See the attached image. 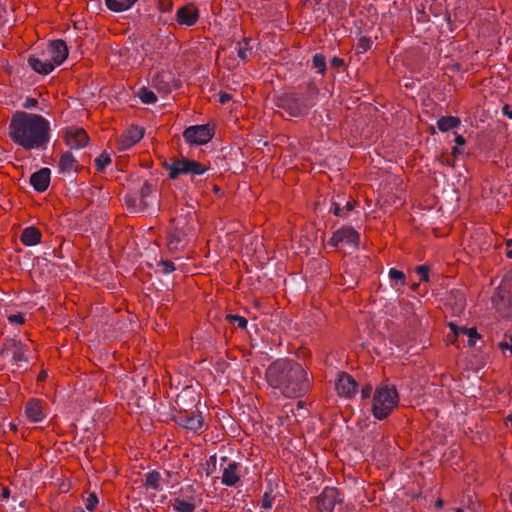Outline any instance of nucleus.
I'll return each mask as SVG.
<instances>
[{"instance_id":"7ed1b4c3","label":"nucleus","mask_w":512,"mask_h":512,"mask_svg":"<svg viewBox=\"0 0 512 512\" xmlns=\"http://www.w3.org/2000/svg\"><path fill=\"white\" fill-rule=\"evenodd\" d=\"M318 93L316 84L310 81L306 86V95L294 91L283 92L275 98V105L291 117H303L314 105L312 100Z\"/></svg>"},{"instance_id":"ea45409f","label":"nucleus","mask_w":512,"mask_h":512,"mask_svg":"<svg viewBox=\"0 0 512 512\" xmlns=\"http://www.w3.org/2000/svg\"><path fill=\"white\" fill-rule=\"evenodd\" d=\"M10 323L22 325L25 323V315L23 313L11 314L7 317Z\"/></svg>"},{"instance_id":"2f4dec72","label":"nucleus","mask_w":512,"mask_h":512,"mask_svg":"<svg viewBox=\"0 0 512 512\" xmlns=\"http://www.w3.org/2000/svg\"><path fill=\"white\" fill-rule=\"evenodd\" d=\"M389 278L392 281H395V287H403L405 285V274L396 268H391L389 270Z\"/></svg>"},{"instance_id":"393cba45","label":"nucleus","mask_w":512,"mask_h":512,"mask_svg":"<svg viewBox=\"0 0 512 512\" xmlns=\"http://www.w3.org/2000/svg\"><path fill=\"white\" fill-rule=\"evenodd\" d=\"M107 8L113 12L129 10L138 0H104Z\"/></svg>"},{"instance_id":"680f3d73","label":"nucleus","mask_w":512,"mask_h":512,"mask_svg":"<svg viewBox=\"0 0 512 512\" xmlns=\"http://www.w3.org/2000/svg\"><path fill=\"white\" fill-rule=\"evenodd\" d=\"M509 500H510V503H511V506H512V492L509 495Z\"/></svg>"},{"instance_id":"de8ad7c7","label":"nucleus","mask_w":512,"mask_h":512,"mask_svg":"<svg viewBox=\"0 0 512 512\" xmlns=\"http://www.w3.org/2000/svg\"><path fill=\"white\" fill-rule=\"evenodd\" d=\"M231 98H232L231 95L226 92H221L219 94V102L221 104H225V103L229 102L231 100Z\"/></svg>"},{"instance_id":"4be33fe9","label":"nucleus","mask_w":512,"mask_h":512,"mask_svg":"<svg viewBox=\"0 0 512 512\" xmlns=\"http://www.w3.org/2000/svg\"><path fill=\"white\" fill-rule=\"evenodd\" d=\"M59 172L60 173H71L76 171L78 167V161L70 152H65L59 159Z\"/></svg>"},{"instance_id":"79ce46f5","label":"nucleus","mask_w":512,"mask_h":512,"mask_svg":"<svg viewBox=\"0 0 512 512\" xmlns=\"http://www.w3.org/2000/svg\"><path fill=\"white\" fill-rule=\"evenodd\" d=\"M330 211L337 217H344L346 213L340 207V204L337 202H333Z\"/></svg>"},{"instance_id":"6ab92c4d","label":"nucleus","mask_w":512,"mask_h":512,"mask_svg":"<svg viewBox=\"0 0 512 512\" xmlns=\"http://www.w3.org/2000/svg\"><path fill=\"white\" fill-rule=\"evenodd\" d=\"M28 64L35 72L43 75H47L55 69L49 58L40 59L34 55L28 58Z\"/></svg>"},{"instance_id":"8fccbe9b","label":"nucleus","mask_w":512,"mask_h":512,"mask_svg":"<svg viewBox=\"0 0 512 512\" xmlns=\"http://www.w3.org/2000/svg\"><path fill=\"white\" fill-rule=\"evenodd\" d=\"M499 348H500L501 350L509 349V350H511V352H512V336L510 337V343L500 342V343H499Z\"/></svg>"},{"instance_id":"e433bc0d","label":"nucleus","mask_w":512,"mask_h":512,"mask_svg":"<svg viewBox=\"0 0 512 512\" xmlns=\"http://www.w3.org/2000/svg\"><path fill=\"white\" fill-rule=\"evenodd\" d=\"M216 464H217V456H216V454H213L208 458V460L206 462V465H207L206 476H210L214 473V471L216 470Z\"/></svg>"},{"instance_id":"58836bf2","label":"nucleus","mask_w":512,"mask_h":512,"mask_svg":"<svg viewBox=\"0 0 512 512\" xmlns=\"http://www.w3.org/2000/svg\"><path fill=\"white\" fill-rule=\"evenodd\" d=\"M158 265L162 267V272L164 274H169L175 271V265L171 260H162Z\"/></svg>"},{"instance_id":"864d4df0","label":"nucleus","mask_w":512,"mask_h":512,"mask_svg":"<svg viewBox=\"0 0 512 512\" xmlns=\"http://www.w3.org/2000/svg\"><path fill=\"white\" fill-rule=\"evenodd\" d=\"M443 505H444V501H443L441 498H438V499L436 500V502H435V507H436V508H438V509H440V508H442V507H443Z\"/></svg>"},{"instance_id":"c85d7f7f","label":"nucleus","mask_w":512,"mask_h":512,"mask_svg":"<svg viewBox=\"0 0 512 512\" xmlns=\"http://www.w3.org/2000/svg\"><path fill=\"white\" fill-rule=\"evenodd\" d=\"M137 96L139 97L141 102L144 104H154L157 102L156 94L152 90H149L146 87L140 88L137 93Z\"/></svg>"},{"instance_id":"f3484780","label":"nucleus","mask_w":512,"mask_h":512,"mask_svg":"<svg viewBox=\"0 0 512 512\" xmlns=\"http://www.w3.org/2000/svg\"><path fill=\"white\" fill-rule=\"evenodd\" d=\"M178 422L184 428L196 433L202 429L204 419L201 413L199 412H185L183 415L179 416Z\"/></svg>"},{"instance_id":"13d9d810","label":"nucleus","mask_w":512,"mask_h":512,"mask_svg":"<svg viewBox=\"0 0 512 512\" xmlns=\"http://www.w3.org/2000/svg\"><path fill=\"white\" fill-rule=\"evenodd\" d=\"M506 256H507L509 259H512V250H507V252H506Z\"/></svg>"},{"instance_id":"20e7f679","label":"nucleus","mask_w":512,"mask_h":512,"mask_svg":"<svg viewBox=\"0 0 512 512\" xmlns=\"http://www.w3.org/2000/svg\"><path fill=\"white\" fill-rule=\"evenodd\" d=\"M399 394L394 384L381 382L374 390L371 412L375 419L384 420L398 407Z\"/></svg>"},{"instance_id":"4c0bfd02","label":"nucleus","mask_w":512,"mask_h":512,"mask_svg":"<svg viewBox=\"0 0 512 512\" xmlns=\"http://www.w3.org/2000/svg\"><path fill=\"white\" fill-rule=\"evenodd\" d=\"M273 500L274 497L272 494L270 492H265L261 500V507L263 509H271L273 506Z\"/></svg>"},{"instance_id":"72a5a7b5","label":"nucleus","mask_w":512,"mask_h":512,"mask_svg":"<svg viewBox=\"0 0 512 512\" xmlns=\"http://www.w3.org/2000/svg\"><path fill=\"white\" fill-rule=\"evenodd\" d=\"M372 44H373V42L369 37L362 36L358 40L357 50L359 52H366L371 49Z\"/></svg>"},{"instance_id":"5fc2aeb1","label":"nucleus","mask_w":512,"mask_h":512,"mask_svg":"<svg viewBox=\"0 0 512 512\" xmlns=\"http://www.w3.org/2000/svg\"><path fill=\"white\" fill-rule=\"evenodd\" d=\"M458 154H460V151H459L458 147H453L452 148V155L454 157H457Z\"/></svg>"},{"instance_id":"412c9836","label":"nucleus","mask_w":512,"mask_h":512,"mask_svg":"<svg viewBox=\"0 0 512 512\" xmlns=\"http://www.w3.org/2000/svg\"><path fill=\"white\" fill-rule=\"evenodd\" d=\"M449 328L451 329L454 337H457L459 334H466L469 337L468 345L470 347H473L476 343V339L480 337V335L477 332V329L475 327L472 328H466V327H458L453 322H450L448 324Z\"/></svg>"},{"instance_id":"f03ea898","label":"nucleus","mask_w":512,"mask_h":512,"mask_svg":"<svg viewBox=\"0 0 512 512\" xmlns=\"http://www.w3.org/2000/svg\"><path fill=\"white\" fill-rule=\"evenodd\" d=\"M50 123L40 114L16 111L9 123V137L18 146L30 151L45 149L50 141Z\"/></svg>"},{"instance_id":"dca6fc26","label":"nucleus","mask_w":512,"mask_h":512,"mask_svg":"<svg viewBox=\"0 0 512 512\" xmlns=\"http://www.w3.org/2000/svg\"><path fill=\"white\" fill-rule=\"evenodd\" d=\"M199 19V9L193 4L182 6L176 13V21L180 25L193 26Z\"/></svg>"},{"instance_id":"7c9ffc66","label":"nucleus","mask_w":512,"mask_h":512,"mask_svg":"<svg viewBox=\"0 0 512 512\" xmlns=\"http://www.w3.org/2000/svg\"><path fill=\"white\" fill-rule=\"evenodd\" d=\"M313 67L317 70L318 73L324 75L326 72V58L321 53H316L313 56L312 60Z\"/></svg>"},{"instance_id":"bb28decb","label":"nucleus","mask_w":512,"mask_h":512,"mask_svg":"<svg viewBox=\"0 0 512 512\" xmlns=\"http://www.w3.org/2000/svg\"><path fill=\"white\" fill-rule=\"evenodd\" d=\"M152 85L159 92H162L164 94H168L171 91V87H170L169 83L165 80L164 73H157L152 78Z\"/></svg>"},{"instance_id":"473e14b6","label":"nucleus","mask_w":512,"mask_h":512,"mask_svg":"<svg viewBox=\"0 0 512 512\" xmlns=\"http://www.w3.org/2000/svg\"><path fill=\"white\" fill-rule=\"evenodd\" d=\"M226 319L231 323H236L237 327L241 329H245L248 324L247 319L240 315L229 314L227 315Z\"/></svg>"},{"instance_id":"f704fd0d","label":"nucleus","mask_w":512,"mask_h":512,"mask_svg":"<svg viewBox=\"0 0 512 512\" xmlns=\"http://www.w3.org/2000/svg\"><path fill=\"white\" fill-rule=\"evenodd\" d=\"M98 503L99 500L97 495L95 493H90L88 497L85 499V508L88 511L93 512L96 509Z\"/></svg>"},{"instance_id":"ddd939ff","label":"nucleus","mask_w":512,"mask_h":512,"mask_svg":"<svg viewBox=\"0 0 512 512\" xmlns=\"http://www.w3.org/2000/svg\"><path fill=\"white\" fill-rule=\"evenodd\" d=\"M49 60L55 67L61 65L68 57V47L61 39L50 41L47 46Z\"/></svg>"},{"instance_id":"6e6d98bb","label":"nucleus","mask_w":512,"mask_h":512,"mask_svg":"<svg viewBox=\"0 0 512 512\" xmlns=\"http://www.w3.org/2000/svg\"><path fill=\"white\" fill-rule=\"evenodd\" d=\"M14 359L17 360V361H20V360H23V357H22L21 354L15 353L14 354Z\"/></svg>"},{"instance_id":"4468645a","label":"nucleus","mask_w":512,"mask_h":512,"mask_svg":"<svg viewBox=\"0 0 512 512\" xmlns=\"http://www.w3.org/2000/svg\"><path fill=\"white\" fill-rule=\"evenodd\" d=\"M335 389L339 396L352 398L357 392L358 384L351 375L343 372L338 376Z\"/></svg>"},{"instance_id":"bf43d9fd","label":"nucleus","mask_w":512,"mask_h":512,"mask_svg":"<svg viewBox=\"0 0 512 512\" xmlns=\"http://www.w3.org/2000/svg\"><path fill=\"white\" fill-rule=\"evenodd\" d=\"M237 65H238V64H235V63H232V64L227 63V66H228L229 68H234V67H235V66H237Z\"/></svg>"},{"instance_id":"f8f14e48","label":"nucleus","mask_w":512,"mask_h":512,"mask_svg":"<svg viewBox=\"0 0 512 512\" xmlns=\"http://www.w3.org/2000/svg\"><path fill=\"white\" fill-rule=\"evenodd\" d=\"M63 139L67 146L72 149H81L89 143L87 132L80 127H67L63 134Z\"/></svg>"},{"instance_id":"3c124183","label":"nucleus","mask_w":512,"mask_h":512,"mask_svg":"<svg viewBox=\"0 0 512 512\" xmlns=\"http://www.w3.org/2000/svg\"><path fill=\"white\" fill-rule=\"evenodd\" d=\"M455 143L459 146H462L466 143L465 138L462 135H456Z\"/></svg>"},{"instance_id":"f257e3e1","label":"nucleus","mask_w":512,"mask_h":512,"mask_svg":"<svg viewBox=\"0 0 512 512\" xmlns=\"http://www.w3.org/2000/svg\"><path fill=\"white\" fill-rule=\"evenodd\" d=\"M265 380L285 398H298L310 390L312 376L298 361L280 358L267 367Z\"/></svg>"},{"instance_id":"5701e85b","label":"nucleus","mask_w":512,"mask_h":512,"mask_svg":"<svg viewBox=\"0 0 512 512\" xmlns=\"http://www.w3.org/2000/svg\"><path fill=\"white\" fill-rule=\"evenodd\" d=\"M162 475L159 471L153 470L148 472L145 475V480L143 483L144 488L151 489L154 491L162 490Z\"/></svg>"},{"instance_id":"b1692460","label":"nucleus","mask_w":512,"mask_h":512,"mask_svg":"<svg viewBox=\"0 0 512 512\" xmlns=\"http://www.w3.org/2000/svg\"><path fill=\"white\" fill-rule=\"evenodd\" d=\"M171 505L174 512H195L197 507L192 499L185 500L180 497L172 499Z\"/></svg>"},{"instance_id":"37998d69","label":"nucleus","mask_w":512,"mask_h":512,"mask_svg":"<svg viewBox=\"0 0 512 512\" xmlns=\"http://www.w3.org/2000/svg\"><path fill=\"white\" fill-rule=\"evenodd\" d=\"M330 63H331V66L336 68V69H339V68H341V67H343L345 65L344 59L339 58L337 56H334L331 59Z\"/></svg>"},{"instance_id":"603ef678","label":"nucleus","mask_w":512,"mask_h":512,"mask_svg":"<svg viewBox=\"0 0 512 512\" xmlns=\"http://www.w3.org/2000/svg\"><path fill=\"white\" fill-rule=\"evenodd\" d=\"M354 209V202L348 201L345 205L346 214Z\"/></svg>"},{"instance_id":"6e6552de","label":"nucleus","mask_w":512,"mask_h":512,"mask_svg":"<svg viewBox=\"0 0 512 512\" xmlns=\"http://www.w3.org/2000/svg\"><path fill=\"white\" fill-rule=\"evenodd\" d=\"M328 243L336 248L347 246L357 250L360 244V234L352 226H342L333 232Z\"/></svg>"},{"instance_id":"0eeeda50","label":"nucleus","mask_w":512,"mask_h":512,"mask_svg":"<svg viewBox=\"0 0 512 512\" xmlns=\"http://www.w3.org/2000/svg\"><path fill=\"white\" fill-rule=\"evenodd\" d=\"M221 484L226 487H239L242 485L244 475L243 465L227 456L220 458Z\"/></svg>"},{"instance_id":"9b49d317","label":"nucleus","mask_w":512,"mask_h":512,"mask_svg":"<svg viewBox=\"0 0 512 512\" xmlns=\"http://www.w3.org/2000/svg\"><path fill=\"white\" fill-rule=\"evenodd\" d=\"M145 130L143 127L137 125L129 126L124 132L116 139V149L120 152L126 151L135 146L144 136Z\"/></svg>"},{"instance_id":"e2e57ef3","label":"nucleus","mask_w":512,"mask_h":512,"mask_svg":"<svg viewBox=\"0 0 512 512\" xmlns=\"http://www.w3.org/2000/svg\"><path fill=\"white\" fill-rule=\"evenodd\" d=\"M455 512H463L462 508H457Z\"/></svg>"},{"instance_id":"49530a36","label":"nucleus","mask_w":512,"mask_h":512,"mask_svg":"<svg viewBox=\"0 0 512 512\" xmlns=\"http://www.w3.org/2000/svg\"><path fill=\"white\" fill-rule=\"evenodd\" d=\"M10 497V489L7 486H0V498L8 499Z\"/></svg>"},{"instance_id":"2eb2a0df","label":"nucleus","mask_w":512,"mask_h":512,"mask_svg":"<svg viewBox=\"0 0 512 512\" xmlns=\"http://www.w3.org/2000/svg\"><path fill=\"white\" fill-rule=\"evenodd\" d=\"M45 402L38 398H30L25 405V415L32 423L41 422L46 414L44 412Z\"/></svg>"},{"instance_id":"052dcab7","label":"nucleus","mask_w":512,"mask_h":512,"mask_svg":"<svg viewBox=\"0 0 512 512\" xmlns=\"http://www.w3.org/2000/svg\"><path fill=\"white\" fill-rule=\"evenodd\" d=\"M506 245L510 247L512 245V239L507 240Z\"/></svg>"},{"instance_id":"c03bdc74","label":"nucleus","mask_w":512,"mask_h":512,"mask_svg":"<svg viewBox=\"0 0 512 512\" xmlns=\"http://www.w3.org/2000/svg\"><path fill=\"white\" fill-rule=\"evenodd\" d=\"M373 389H372V386L370 384H367L365 385L362 389H361V397L363 399H366V398H369L371 393H372Z\"/></svg>"},{"instance_id":"4d7b16f0","label":"nucleus","mask_w":512,"mask_h":512,"mask_svg":"<svg viewBox=\"0 0 512 512\" xmlns=\"http://www.w3.org/2000/svg\"><path fill=\"white\" fill-rule=\"evenodd\" d=\"M9 427H10V429H11V430H13V431H15V432L17 431V426H16L14 423H12V422H11V423L9 424Z\"/></svg>"},{"instance_id":"9d476101","label":"nucleus","mask_w":512,"mask_h":512,"mask_svg":"<svg viewBox=\"0 0 512 512\" xmlns=\"http://www.w3.org/2000/svg\"><path fill=\"white\" fill-rule=\"evenodd\" d=\"M341 502L340 492L335 487H325L315 498L318 512H333L336 504Z\"/></svg>"},{"instance_id":"cd10ccee","label":"nucleus","mask_w":512,"mask_h":512,"mask_svg":"<svg viewBox=\"0 0 512 512\" xmlns=\"http://www.w3.org/2000/svg\"><path fill=\"white\" fill-rule=\"evenodd\" d=\"M236 52L241 60H246L251 54L250 39L243 38L242 41H239L236 45Z\"/></svg>"},{"instance_id":"c756f323","label":"nucleus","mask_w":512,"mask_h":512,"mask_svg":"<svg viewBox=\"0 0 512 512\" xmlns=\"http://www.w3.org/2000/svg\"><path fill=\"white\" fill-rule=\"evenodd\" d=\"M110 154L107 152H102L95 160L94 166L97 172H103L105 168L111 164Z\"/></svg>"},{"instance_id":"aec40b11","label":"nucleus","mask_w":512,"mask_h":512,"mask_svg":"<svg viewBox=\"0 0 512 512\" xmlns=\"http://www.w3.org/2000/svg\"><path fill=\"white\" fill-rule=\"evenodd\" d=\"M42 239V233L41 231L34 227L29 226L23 229L21 235H20V241L25 246H34L41 242Z\"/></svg>"},{"instance_id":"09e8293b","label":"nucleus","mask_w":512,"mask_h":512,"mask_svg":"<svg viewBox=\"0 0 512 512\" xmlns=\"http://www.w3.org/2000/svg\"><path fill=\"white\" fill-rule=\"evenodd\" d=\"M502 113L509 119H512V107L508 104H505L502 108Z\"/></svg>"},{"instance_id":"423d86ee","label":"nucleus","mask_w":512,"mask_h":512,"mask_svg":"<svg viewBox=\"0 0 512 512\" xmlns=\"http://www.w3.org/2000/svg\"><path fill=\"white\" fill-rule=\"evenodd\" d=\"M163 168L168 171L169 178L175 180L181 175H189L191 177L203 175L210 166L196 160H190L186 157H171L162 163Z\"/></svg>"},{"instance_id":"a19ab883","label":"nucleus","mask_w":512,"mask_h":512,"mask_svg":"<svg viewBox=\"0 0 512 512\" xmlns=\"http://www.w3.org/2000/svg\"><path fill=\"white\" fill-rule=\"evenodd\" d=\"M158 7L161 12H169L172 10L173 2L172 0H160Z\"/></svg>"},{"instance_id":"a211bd4d","label":"nucleus","mask_w":512,"mask_h":512,"mask_svg":"<svg viewBox=\"0 0 512 512\" xmlns=\"http://www.w3.org/2000/svg\"><path fill=\"white\" fill-rule=\"evenodd\" d=\"M51 171L49 168H41L30 177V184L37 192H44L50 184Z\"/></svg>"},{"instance_id":"1a4fd4ad","label":"nucleus","mask_w":512,"mask_h":512,"mask_svg":"<svg viewBox=\"0 0 512 512\" xmlns=\"http://www.w3.org/2000/svg\"><path fill=\"white\" fill-rule=\"evenodd\" d=\"M214 135L209 125H194L186 128L183 138L190 145H203L208 143Z\"/></svg>"},{"instance_id":"a18cd8bd","label":"nucleus","mask_w":512,"mask_h":512,"mask_svg":"<svg viewBox=\"0 0 512 512\" xmlns=\"http://www.w3.org/2000/svg\"><path fill=\"white\" fill-rule=\"evenodd\" d=\"M37 105V100L34 98H26V100L23 103V108L25 109H31L34 108Z\"/></svg>"},{"instance_id":"a878e982","label":"nucleus","mask_w":512,"mask_h":512,"mask_svg":"<svg viewBox=\"0 0 512 512\" xmlns=\"http://www.w3.org/2000/svg\"><path fill=\"white\" fill-rule=\"evenodd\" d=\"M460 124V119L455 116H442L437 121V127L442 132L457 128Z\"/></svg>"},{"instance_id":"39448f33","label":"nucleus","mask_w":512,"mask_h":512,"mask_svg":"<svg viewBox=\"0 0 512 512\" xmlns=\"http://www.w3.org/2000/svg\"><path fill=\"white\" fill-rule=\"evenodd\" d=\"M195 236V220L191 213L175 217L167 230V247L170 251L183 249Z\"/></svg>"},{"instance_id":"c9c22d12","label":"nucleus","mask_w":512,"mask_h":512,"mask_svg":"<svg viewBox=\"0 0 512 512\" xmlns=\"http://www.w3.org/2000/svg\"><path fill=\"white\" fill-rule=\"evenodd\" d=\"M415 272L420 276V281H429V267L427 265H420L415 268Z\"/></svg>"}]
</instances>
